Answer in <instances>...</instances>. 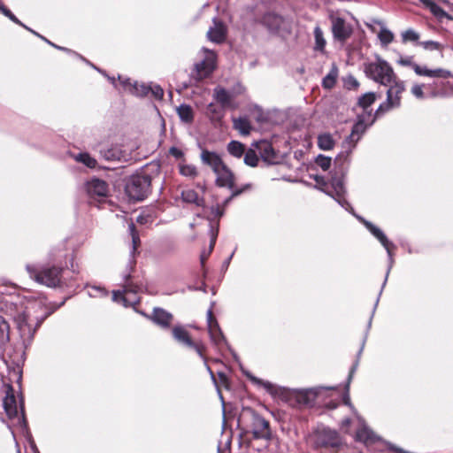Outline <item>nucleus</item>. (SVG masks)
<instances>
[{"instance_id": "nucleus-49", "label": "nucleus", "mask_w": 453, "mask_h": 453, "mask_svg": "<svg viewBox=\"0 0 453 453\" xmlns=\"http://www.w3.org/2000/svg\"><path fill=\"white\" fill-rule=\"evenodd\" d=\"M428 4H429L428 8L435 16H437V17L446 16L445 12L440 6H438L436 4H434V2L428 3Z\"/></svg>"}, {"instance_id": "nucleus-30", "label": "nucleus", "mask_w": 453, "mask_h": 453, "mask_svg": "<svg viewBox=\"0 0 453 453\" xmlns=\"http://www.w3.org/2000/svg\"><path fill=\"white\" fill-rule=\"evenodd\" d=\"M177 113L181 121L189 123L194 119L192 108L188 104H181L177 108Z\"/></svg>"}, {"instance_id": "nucleus-63", "label": "nucleus", "mask_w": 453, "mask_h": 453, "mask_svg": "<svg viewBox=\"0 0 453 453\" xmlns=\"http://www.w3.org/2000/svg\"><path fill=\"white\" fill-rule=\"evenodd\" d=\"M257 382L261 383L268 390L272 388V384L270 382H263L261 380H257Z\"/></svg>"}, {"instance_id": "nucleus-46", "label": "nucleus", "mask_w": 453, "mask_h": 453, "mask_svg": "<svg viewBox=\"0 0 453 453\" xmlns=\"http://www.w3.org/2000/svg\"><path fill=\"white\" fill-rule=\"evenodd\" d=\"M252 116L260 124H264L269 120V114L260 109L254 110Z\"/></svg>"}, {"instance_id": "nucleus-42", "label": "nucleus", "mask_w": 453, "mask_h": 453, "mask_svg": "<svg viewBox=\"0 0 453 453\" xmlns=\"http://www.w3.org/2000/svg\"><path fill=\"white\" fill-rule=\"evenodd\" d=\"M425 88H426L425 84L415 83L411 88V93L418 99H420V100L425 99L426 98V94L424 92Z\"/></svg>"}, {"instance_id": "nucleus-7", "label": "nucleus", "mask_w": 453, "mask_h": 453, "mask_svg": "<svg viewBox=\"0 0 453 453\" xmlns=\"http://www.w3.org/2000/svg\"><path fill=\"white\" fill-rule=\"evenodd\" d=\"M389 86L390 87L387 93V102L380 105L376 111V115L400 105L401 95L404 91L403 82L396 81L395 79Z\"/></svg>"}, {"instance_id": "nucleus-3", "label": "nucleus", "mask_w": 453, "mask_h": 453, "mask_svg": "<svg viewBox=\"0 0 453 453\" xmlns=\"http://www.w3.org/2000/svg\"><path fill=\"white\" fill-rule=\"evenodd\" d=\"M364 71L367 77L384 86L390 85L396 78L392 66L379 55L364 64Z\"/></svg>"}, {"instance_id": "nucleus-59", "label": "nucleus", "mask_w": 453, "mask_h": 453, "mask_svg": "<svg viewBox=\"0 0 453 453\" xmlns=\"http://www.w3.org/2000/svg\"><path fill=\"white\" fill-rule=\"evenodd\" d=\"M319 149L323 150H330L334 148V143H318Z\"/></svg>"}, {"instance_id": "nucleus-44", "label": "nucleus", "mask_w": 453, "mask_h": 453, "mask_svg": "<svg viewBox=\"0 0 453 453\" xmlns=\"http://www.w3.org/2000/svg\"><path fill=\"white\" fill-rule=\"evenodd\" d=\"M180 173L183 176L187 177H196L197 175L196 168L194 165H183L180 167Z\"/></svg>"}, {"instance_id": "nucleus-2", "label": "nucleus", "mask_w": 453, "mask_h": 453, "mask_svg": "<svg viewBox=\"0 0 453 453\" xmlns=\"http://www.w3.org/2000/svg\"><path fill=\"white\" fill-rule=\"evenodd\" d=\"M65 257V255L57 254L56 250H53L50 253V261L52 263L51 266H44L38 270L27 266L30 277L33 278L38 283L45 285L50 288H56L61 283V273L63 271L62 267V257Z\"/></svg>"}, {"instance_id": "nucleus-64", "label": "nucleus", "mask_w": 453, "mask_h": 453, "mask_svg": "<svg viewBox=\"0 0 453 453\" xmlns=\"http://www.w3.org/2000/svg\"><path fill=\"white\" fill-rule=\"evenodd\" d=\"M15 23L21 26L25 29H28V27H27L25 24H23L19 19H18V22H15Z\"/></svg>"}, {"instance_id": "nucleus-50", "label": "nucleus", "mask_w": 453, "mask_h": 453, "mask_svg": "<svg viewBox=\"0 0 453 453\" xmlns=\"http://www.w3.org/2000/svg\"><path fill=\"white\" fill-rule=\"evenodd\" d=\"M188 348L194 349L196 353L199 355L201 358H203L205 361V357L203 355V351L205 349L204 345L202 342H193V345L189 346Z\"/></svg>"}, {"instance_id": "nucleus-56", "label": "nucleus", "mask_w": 453, "mask_h": 453, "mask_svg": "<svg viewBox=\"0 0 453 453\" xmlns=\"http://www.w3.org/2000/svg\"><path fill=\"white\" fill-rule=\"evenodd\" d=\"M169 153L176 158H180L183 155L182 151L175 147H172L169 150Z\"/></svg>"}, {"instance_id": "nucleus-62", "label": "nucleus", "mask_w": 453, "mask_h": 453, "mask_svg": "<svg viewBox=\"0 0 453 453\" xmlns=\"http://www.w3.org/2000/svg\"><path fill=\"white\" fill-rule=\"evenodd\" d=\"M319 142H332V138L328 134H323L319 137Z\"/></svg>"}, {"instance_id": "nucleus-12", "label": "nucleus", "mask_w": 453, "mask_h": 453, "mask_svg": "<svg viewBox=\"0 0 453 453\" xmlns=\"http://www.w3.org/2000/svg\"><path fill=\"white\" fill-rule=\"evenodd\" d=\"M4 407L6 414L8 415V417L10 418H17L18 422L19 424L25 425V417L23 414V407L20 406V408H19L20 411H21V416L19 417V407L17 404L16 398L13 394L6 395V396L4 399Z\"/></svg>"}, {"instance_id": "nucleus-33", "label": "nucleus", "mask_w": 453, "mask_h": 453, "mask_svg": "<svg viewBox=\"0 0 453 453\" xmlns=\"http://www.w3.org/2000/svg\"><path fill=\"white\" fill-rule=\"evenodd\" d=\"M338 77V69L336 66H333L330 72L326 74V76L323 79V87L326 88H332Z\"/></svg>"}, {"instance_id": "nucleus-38", "label": "nucleus", "mask_w": 453, "mask_h": 453, "mask_svg": "<svg viewBox=\"0 0 453 453\" xmlns=\"http://www.w3.org/2000/svg\"><path fill=\"white\" fill-rule=\"evenodd\" d=\"M209 334L211 341L215 344H220L221 342L224 341V336L217 322H215L214 326H211V328H209Z\"/></svg>"}, {"instance_id": "nucleus-4", "label": "nucleus", "mask_w": 453, "mask_h": 453, "mask_svg": "<svg viewBox=\"0 0 453 453\" xmlns=\"http://www.w3.org/2000/svg\"><path fill=\"white\" fill-rule=\"evenodd\" d=\"M203 58L197 62L193 70V77L201 81L209 77L217 67V56L212 50L203 49Z\"/></svg>"}, {"instance_id": "nucleus-54", "label": "nucleus", "mask_w": 453, "mask_h": 453, "mask_svg": "<svg viewBox=\"0 0 453 453\" xmlns=\"http://www.w3.org/2000/svg\"><path fill=\"white\" fill-rule=\"evenodd\" d=\"M52 47L59 50H63L65 52H67L68 54H71V55H73L75 57H77L78 58L81 59V58H83L81 55H80L79 53L68 49V48H65V47H62V46H58L57 44H52Z\"/></svg>"}, {"instance_id": "nucleus-60", "label": "nucleus", "mask_w": 453, "mask_h": 453, "mask_svg": "<svg viewBox=\"0 0 453 453\" xmlns=\"http://www.w3.org/2000/svg\"><path fill=\"white\" fill-rule=\"evenodd\" d=\"M367 434L368 433L366 431H360L357 433V437L359 438V440L366 441L369 439V436Z\"/></svg>"}, {"instance_id": "nucleus-36", "label": "nucleus", "mask_w": 453, "mask_h": 453, "mask_svg": "<svg viewBox=\"0 0 453 453\" xmlns=\"http://www.w3.org/2000/svg\"><path fill=\"white\" fill-rule=\"evenodd\" d=\"M88 295L92 298H103L109 295V292L101 286H88Z\"/></svg>"}, {"instance_id": "nucleus-17", "label": "nucleus", "mask_w": 453, "mask_h": 453, "mask_svg": "<svg viewBox=\"0 0 453 453\" xmlns=\"http://www.w3.org/2000/svg\"><path fill=\"white\" fill-rule=\"evenodd\" d=\"M414 73L418 76L430 77V78H448L450 76V72L443 68L430 69L426 65H413Z\"/></svg>"}, {"instance_id": "nucleus-53", "label": "nucleus", "mask_w": 453, "mask_h": 453, "mask_svg": "<svg viewBox=\"0 0 453 453\" xmlns=\"http://www.w3.org/2000/svg\"><path fill=\"white\" fill-rule=\"evenodd\" d=\"M398 64L401 65H403V66H411L412 69H413V65H418V64H416L412 61L411 57L401 58L398 60Z\"/></svg>"}, {"instance_id": "nucleus-52", "label": "nucleus", "mask_w": 453, "mask_h": 453, "mask_svg": "<svg viewBox=\"0 0 453 453\" xmlns=\"http://www.w3.org/2000/svg\"><path fill=\"white\" fill-rule=\"evenodd\" d=\"M81 60L84 61L87 65H88L92 68H94L95 70H96L97 72H99L100 73H102L103 75H104L105 77H107L108 81L110 82L113 83V77H111L108 74H106V73L104 71L96 67L94 64H92L89 60L86 59L85 58H81Z\"/></svg>"}, {"instance_id": "nucleus-27", "label": "nucleus", "mask_w": 453, "mask_h": 453, "mask_svg": "<svg viewBox=\"0 0 453 453\" xmlns=\"http://www.w3.org/2000/svg\"><path fill=\"white\" fill-rule=\"evenodd\" d=\"M181 198L185 203H194L196 206H203V199L199 197L194 189H184L181 192Z\"/></svg>"}, {"instance_id": "nucleus-15", "label": "nucleus", "mask_w": 453, "mask_h": 453, "mask_svg": "<svg viewBox=\"0 0 453 453\" xmlns=\"http://www.w3.org/2000/svg\"><path fill=\"white\" fill-rule=\"evenodd\" d=\"M86 190L90 197H105L108 188L105 181L93 178L86 183Z\"/></svg>"}, {"instance_id": "nucleus-35", "label": "nucleus", "mask_w": 453, "mask_h": 453, "mask_svg": "<svg viewBox=\"0 0 453 453\" xmlns=\"http://www.w3.org/2000/svg\"><path fill=\"white\" fill-rule=\"evenodd\" d=\"M207 115L212 121H219L224 115L222 106L218 107L213 104H210L207 107Z\"/></svg>"}, {"instance_id": "nucleus-45", "label": "nucleus", "mask_w": 453, "mask_h": 453, "mask_svg": "<svg viewBox=\"0 0 453 453\" xmlns=\"http://www.w3.org/2000/svg\"><path fill=\"white\" fill-rule=\"evenodd\" d=\"M315 162L322 170L326 171L330 168L331 157L320 154L316 157Z\"/></svg>"}, {"instance_id": "nucleus-61", "label": "nucleus", "mask_w": 453, "mask_h": 453, "mask_svg": "<svg viewBox=\"0 0 453 453\" xmlns=\"http://www.w3.org/2000/svg\"><path fill=\"white\" fill-rule=\"evenodd\" d=\"M388 449L390 450L394 451V452H396V453H408V452L404 451L403 449H402L401 448L395 447V446H394L392 444H390L388 446Z\"/></svg>"}, {"instance_id": "nucleus-43", "label": "nucleus", "mask_w": 453, "mask_h": 453, "mask_svg": "<svg viewBox=\"0 0 453 453\" xmlns=\"http://www.w3.org/2000/svg\"><path fill=\"white\" fill-rule=\"evenodd\" d=\"M133 159V157L130 153H127L126 150H124V143H120V147L119 151L115 150V161H124L128 162Z\"/></svg>"}, {"instance_id": "nucleus-14", "label": "nucleus", "mask_w": 453, "mask_h": 453, "mask_svg": "<svg viewBox=\"0 0 453 453\" xmlns=\"http://www.w3.org/2000/svg\"><path fill=\"white\" fill-rule=\"evenodd\" d=\"M374 121V118L370 113H365L358 117V120L353 126L350 134L351 142H357L365 133L367 127L371 126Z\"/></svg>"}, {"instance_id": "nucleus-1", "label": "nucleus", "mask_w": 453, "mask_h": 453, "mask_svg": "<svg viewBox=\"0 0 453 453\" xmlns=\"http://www.w3.org/2000/svg\"><path fill=\"white\" fill-rule=\"evenodd\" d=\"M160 172V165L156 162L147 164L126 181L125 191L130 199L142 201L150 193L151 180Z\"/></svg>"}, {"instance_id": "nucleus-55", "label": "nucleus", "mask_w": 453, "mask_h": 453, "mask_svg": "<svg viewBox=\"0 0 453 453\" xmlns=\"http://www.w3.org/2000/svg\"><path fill=\"white\" fill-rule=\"evenodd\" d=\"M207 322H208V328H211V326H214L216 319L213 317V313L211 310H209L207 311Z\"/></svg>"}, {"instance_id": "nucleus-58", "label": "nucleus", "mask_w": 453, "mask_h": 453, "mask_svg": "<svg viewBox=\"0 0 453 453\" xmlns=\"http://www.w3.org/2000/svg\"><path fill=\"white\" fill-rule=\"evenodd\" d=\"M211 213L215 217H221L224 213V211L222 209H220V207L219 205H217L216 207L211 208Z\"/></svg>"}, {"instance_id": "nucleus-28", "label": "nucleus", "mask_w": 453, "mask_h": 453, "mask_svg": "<svg viewBox=\"0 0 453 453\" xmlns=\"http://www.w3.org/2000/svg\"><path fill=\"white\" fill-rule=\"evenodd\" d=\"M257 149L258 148L251 144V147L246 151L244 155V163L246 165L252 167L257 165L259 160L261 159Z\"/></svg>"}, {"instance_id": "nucleus-13", "label": "nucleus", "mask_w": 453, "mask_h": 453, "mask_svg": "<svg viewBox=\"0 0 453 453\" xmlns=\"http://www.w3.org/2000/svg\"><path fill=\"white\" fill-rule=\"evenodd\" d=\"M147 318L164 329L170 327L173 319L170 312L159 307H155L151 314L148 315Z\"/></svg>"}, {"instance_id": "nucleus-40", "label": "nucleus", "mask_w": 453, "mask_h": 453, "mask_svg": "<svg viewBox=\"0 0 453 453\" xmlns=\"http://www.w3.org/2000/svg\"><path fill=\"white\" fill-rule=\"evenodd\" d=\"M376 100V94L372 92L365 93L359 99H358V104L365 110L368 108L371 104L374 103Z\"/></svg>"}, {"instance_id": "nucleus-26", "label": "nucleus", "mask_w": 453, "mask_h": 453, "mask_svg": "<svg viewBox=\"0 0 453 453\" xmlns=\"http://www.w3.org/2000/svg\"><path fill=\"white\" fill-rule=\"evenodd\" d=\"M332 188L334 189V196H336V201L342 206L347 207L349 206V203L344 198L345 194V188L341 180H333L332 181Z\"/></svg>"}, {"instance_id": "nucleus-5", "label": "nucleus", "mask_w": 453, "mask_h": 453, "mask_svg": "<svg viewBox=\"0 0 453 453\" xmlns=\"http://www.w3.org/2000/svg\"><path fill=\"white\" fill-rule=\"evenodd\" d=\"M253 146L258 148V153L265 163L268 165H277L281 163L288 155V149L281 150L276 149L273 143H252Z\"/></svg>"}, {"instance_id": "nucleus-29", "label": "nucleus", "mask_w": 453, "mask_h": 453, "mask_svg": "<svg viewBox=\"0 0 453 453\" xmlns=\"http://www.w3.org/2000/svg\"><path fill=\"white\" fill-rule=\"evenodd\" d=\"M234 127L242 135H247L251 131V126L246 118H238L234 119Z\"/></svg>"}, {"instance_id": "nucleus-47", "label": "nucleus", "mask_w": 453, "mask_h": 453, "mask_svg": "<svg viewBox=\"0 0 453 453\" xmlns=\"http://www.w3.org/2000/svg\"><path fill=\"white\" fill-rule=\"evenodd\" d=\"M403 40L404 42L412 41L416 42L419 38V35L412 29L406 30L402 34Z\"/></svg>"}, {"instance_id": "nucleus-8", "label": "nucleus", "mask_w": 453, "mask_h": 453, "mask_svg": "<svg viewBox=\"0 0 453 453\" xmlns=\"http://www.w3.org/2000/svg\"><path fill=\"white\" fill-rule=\"evenodd\" d=\"M314 438L318 448H338L342 444L339 434L328 427L318 428L314 432Z\"/></svg>"}, {"instance_id": "nucleus-25", "label": "nucleus", "mask_w": 453, "mask_h": 453, "mask_svg": "<svg viewBox=\"0 0 453 453\" xmlns=\"http://www.w3.org/2000/svg\"><path fill=\"white\" fill-rule=\"evenodd\" d=\"M172 334L173 338L180 343L189 347L193 345V341L190 338L189 333L182 326H176L173 328Z\"/></svg>"}, {"instance_id": "nucleus-31", "label": "nucleus", "mask_w": 453, "mask_h": 453, "mask_svg": "<svg viewBox=\"0 0 453 453\" xmlns=\"http://www.w3.org/2000/svg\"><path fill=\"white\" fill-rule=\"evenodd\" d=\"M10 326L8 322L0 316V346H4L10 340Z\"/></svg>"}, {"instance_id": "nucleus-20", "label": "nucleus", "mask_w": 453, "mask_h": 453, "mask_svg": "<svg viewBox=\"0 0 453 453\" xmlns=\"http://www.w3.org/2000/svg\"><path fill=\"white\" fill-rule=\"evenodd\" d=\"M364 224L367 229L380 242L383 247L387 250L388 256L391 257V250L392 249H395V245L389 242L385 234L372 223L365 220Z\"/></svg>"}, {"instance_id": "nucleus-41", "label": "nucleus", "mask_w": 453, "mask_h": 453, "mask_svg": "<svg viewBox=\"0 0 453 453\" xmlns=\"http://www.w3.org/2000/svg\"><path fill=\"white\" fill-rule=\"evenodd\" d=\"M244 150L243 143H228L227 146L228 152L236 157H241L244 153Z\"/></svg>"}, {"instance_id": "nucleus-57", "label": "nucleus", "mask_w": 453, "mask_h": 453, "mask_svg": "<svg viewBox=\"0 0 453 453\" xmlns=\"http://www.w3.org/2000/svg\"><path fill=\"white\" fill-rule=\"evenodd\" d=\"M0 12L3 13L4 16H6L7 18H11L12 16V12L7 9L4 5H3L2 4H0Z\"/></svg>"}, {"instance_id": "nucleus-19", "label": "nucleus", "mask_w": 453, "mask_h": 453, "mask_svg": "<svg viewBox=\"0 0 453 453\" xmlns=\"http://www.w3.org/2000/svg\"><path fill=\"white\" fill-rule=\"evenodd\" d=\"M226 35V27L218 20L213 21V26L207 32L208 39L215 43H221L225 41Z\"/></svg>"}, {"instance_id": "nucleus-21", "label": "nucleus", "mask_w": 453, "mask_h": 453, "mask_svg": "<svg viewBox=\"0 0 453 453\" xmlns=\"http://www.w3.org/2000/svg\"><path fill=\"white\" fill-rule=\"evenodd\" d=\"M201 159L202 162L210 166L213 172L219 170V168L222 167L224 165V162L219 154L204 149H202Z\"/></svg>"}, {"instance_id": "nucleus-39", "label": "nucleus", "mask_w": 453, "mask_h": 453, "mask_svg": "<svg viewBox=\"0 0 453 453\" xmlns=\"http://www.w3.org/2000/svg\"><path fill=\"white\" fill-rule=\"evenodd\" d=\"M314 37H315V50H324L326 46V40L324 38L323 32L319 27H316L314 29Z\"/></svg>"}, {"instance_id": "nucleus-9", "label": "nucleus", "mask_w": 453, "mask_h": 453, "mask_svg": "<svg viewBox=\"0 0 453 453\" xmlns=\"http://www.w3.org/2000/svg\"><path fill=\"white\" fill-rule=\"evenodd\" d=\"M252 416V434L255 439H266L271 438V430L269 422L262 416L251 411Z\"/></svg>"}, {"instance_id": "nucleus-34", "label": "nucleus", "mask_w": 453, "mask_h": 453, "mask_svg": "<svg viewBox=\"0 0 453 453\" xmlns=\"http://www.w3.org/2000/svg\"><path fill=\"white\" fill-rule=\"evenodd\" d=\"M73 158L80 163H82L89 168H95L96 165V160L90 157L88 153L81 152L73 156Z\"/></svg>"}, {"instance_id": "nucleus-24", "label": "nucleus", "mask_w": 453, "mask_h": 453, "mask_svg": "<svg viewBox=\"0 0 453 453\" xmlns=\"http://www.w3.org/2000/svg\"><path fill=\"white\" fill-rule=\"evenodd\" d=\"M128 233H129V235L131 236V241H132V249H131L130 254H131L133 259L130 262V266H131V268H133L135 264L134 257L137 253H139L138 248L141 245V240H140L139 234L135 228V226H134V222H132V221L128 223Z\"/></svg>"}, {"instance_id": "nucleus-32", "label": "nucleus", "mask_w": 453, "mask_h": 453, "mask_svg": "<svg viewBox=\"0 0 453 453\" xmlns=\"http://www.w3.org/2000/svg\"><path fill=\"white\" fill-rule=\"evenodd\" d=\"M282 22L281 17L275 14H268L264 18V23L273 31L278 30Z\"/></svg>"}, {"instance_id": "nucleus-51", "label": "nucleus", "mask_w": 453, "mask_h": 453, "mask_svg": "<svg viewBox=\"0 0 453 453\" xmlns=\"http://www.w3.org/2000/svg\"><path fill=\"white\" fill-rule=\"evenodd\" d=\"M150 92L153 95V96L157 99H161L164 96V90L157 85L149 86Z\"/></svg>"}, {"instance_id": "nucleus-6", "label": "nucleus", "mask_w": 453, "mask_h": 453, "mask_svg": "<svg viewBox=\"0 0 453 453\" xmlns=\"http://www.w3.org/2000/svg\"><path fill=\"white\" fill-rule=\"evenodd\" d=\"M217 175L216 182L220 187H227L232 189V195L230 197L225 200L224 203L226 204L234 196H239L244 190L250 188V185H245L242 188H234V176L231 170L224 164L222 167H219V170L214 172Z\"/></svg>"}, {"instance_id": "nucleus-37", "label": "nucleus", "mask_w": 453, "mask_h": 453, "mask_svg": "<svg viewBox=\"0 0 453 453\" xmlns=\"http://www.w3.org/2000/svg\"><path fill=\"white\" fill-rule=\"evenodd\" d=\"M216 238H217V232H215L213 230V228L211 227V242H210L209 250H203L200 255V261H201L202 265H204L205 261L207 260V258L210 257L211 253L212 252V250L214 249L215 242H216Z\"/></svg>"}, {"instance_id": "nucleus-22", "label": "nucleus", "mask_w": 453, "mask_h": 453, "mask_svg": "<svg viewBox=\"0 0 453 453\" xmlns=\"http://www.w3.org/2000/svg\"><path fill=\"white\" fill-rule=\"evenodd\" d=\"M42 323L41 321H36L35 327L34 326V319H31V316L28 312H24L22 315L19 317L18 326L22 334H28L33 335L36 327H38Z\"/></svg>"}, {"instance_id": "nucleus-10", "label": "nucleus", "mask_w": 453, "mask_h": 453, "mask_svg": "<svg viewBox=\"0 0 453 453\" xmlns=\"http://www.w3.org/2000/svg\"><path fill=\"white\" fill-rule=\"evenodd\" d=\"M332 33L334 38L342 42H345L352 35L353 29L350 24L339 17L332 18Z\"/></svg>"}, {"instance_id": "nucleus-16", "label": "nucleus", "mask_w": 453, "mask_h": 453, "mask_svg": "<svg viewBox=\"0 0 453 453\" xmlns=\"http://www.w3.org/2000/svg\"><path fill=\"white\" fill-rule=\"evenodd\" d=\"M129 277H130V273L124 276L126 283L123 286V291L122 292L119 290L115 291V294H114L115 302H127V296H131L130 303H135L137 301V299H136L137 287L128 282Z\"/></svg>"}, {"instance_id": "nucleus-11", "label": "nucleus", "mask_w": 453, "mask_h": 453, "mask_svg": "<svg viewBox=\"0 0 453 453\" xmlns=\"http://www.w3.org/2000/svg\"><path fill=\"white\" fill-rule=\"evenodd\" d=\"M366 26L372 33L377 34L383 47H387L394 41V34L385 27L382 21L372 20L371 23H367Z\"/></svg>"}, {"instance_id": "nucleus-23", "label": "nucleus", "mask_w": 453, "mask_h": 453, "mask_svg": "<svg viewBox=\"0 0 453 453\" xmlns=\"http://www.w3.org/2000/svg\"><path fill=\"white\" fill-rule=\"evenodd\" d=\"M213 97L221 104L222 108L236 107L233 102V95L219 86L215 88Z\"/></svg>"}, {"instance_id": "nucleus-18", "label": "nucleus", "mask_w": 453, "mask_h": 453, "mask_svg": "<svg viewBox=\"0 0 453 453\" xmlns=\"http://www.w3.org/2000/svg\"><path fill=\"white\" fill-rule=\"evenodd\" d=\"M119 80L123 88L132 95L137 96H147L150 93V88L148 85L143 83H138L137 81L131 82L129 79H122L120 76Z\"/></svg>"}, {"instance_id": "nucleus-48", "label": "nucleus", "mask_w": 453, "mask_h": 453, "mask_svg": "<svg viewBox=\"0 0 453 453\" xmlns=\"http://www.w3.org/2000/svg\"><path fill=\"white\" fill-rule=\"evenodd\" d=\"M419 44L426 50H435L442 48L439 42L434 41H425L421 42Z\"/></svg>"}]
</instances>
